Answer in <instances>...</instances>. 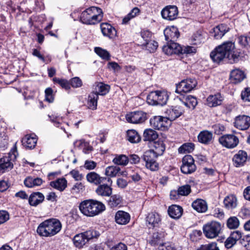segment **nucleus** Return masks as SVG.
Listing matches in <instances>:
<instances>
[{
  "instance_id": "nucleus-11",
  "label": "nucleus",
  "mask_w": 250,
  "mask_h": 250,
  "mask_svg": "<svg viewBox=\"0 0 250 250\" xmlns=\"http://www.w3.org/2000/svg\"><path fill=\"white\" fill-rule=\"evenodd\" d=\"M196 169V167L193 157L190 155H185L182 159V165L181 166L182 172L186 174H191Z\"/></svg>"
},
{
  "instance_id": "nucleus-55",
  "label": "nucleus",
  "mask_w": 250,
  "mask_h": 250,
  "mask_svg": "<svg viewBox=\"0 0 250 250\" xmlns=\"http://www.w3.org/2000/svg\"><path fill=\"white\" fill-rule=\"evenodd\" d=\"M238 42L245 47L250 46V37L247 36H241L238 37Z\"/></svg>"
},
{
  "instance_id": "nucleus-31",
  "label": "nucleus",
  "mask_w": 250,
  "mask_h": 250,
  "mask_svg": "<svg viewBox=\"0 0 250 250\" xmlns=\"http://www.w3.org/2000/svg\"><path fill=\"white\" fill-rule=\"evenodd\" d=\"M212 139V133L208 130L201 131L198 135V141L204 144L207 145L210 144Z\"/></svg>"
},
{
  "instance_id": "nucleus-14",
  "label": "nucleus",
  "mask_w": 250,
  "mask_h": 250,
  "mask_svg": "<svg viewBox=\"0 0 250 250\" xmlns=\"http://www.w3.org/2000/svg\"><path fill=\"white\" fill-rule=\"evenodd\" d=\"M151 125L156 129L164 130L170 125V122L167 118L163 116H155L150 120Z\"/></svg>"
},
{
  "instance_id": "nucleus-33",
  "label": "nucleus",
  "mask_w": 250,
  "mask_h": 250,
  "mask_svg": "<svg viewBox=\"0 0 250 250\" xmlns=\"http://www.w3.org/2000/svg\"><path fill=\"white\" fill-rule=\"evenodd\" d=\"M194 209L198 212H205L207 210L208 206L206 202L201 199H197L192 203Z\"/></svg>"
},
{
  "instance_id": "nucleus-54",
  "label": "nucleus",
  "mask_w": 250,
  "mask_h": 250,
  "mask_svg": "<svg viewBox=\"0 0 250 250\" xmlns=\"http://www.w3.org/2000/svg\"><path fill=\"white\" fill-rule=\"evenodd\" d=\"M80 145L81 146L83 151L84 153L88 154L93 149L92 146H91L88 143L85 142L84 140H81Z\"/></svg>"
},
{
  "instance_id": "nucleus-24",
  "label": "nucleus",
  "mask_w": 250,
  "mask_h": 250,
  "mask_svg": "<svg viewBox=\"0 0 250 250\" xmlns=\"http://www.w3.org/2000/svg\"><path fill=\"white\" fill-rule=\"evenodd\" d=\"M223 98L220 93L209 95L207 99V104L209 107H215L221 104Z\"/></svg>"
},
{
  "instance_id": "nucleus-16",
  "label": "nucleus",
  "mask_w": 250,
  "mask_h": 250,
  "mask_svg": "<svg viewBox=\"0 0 250 250\" xmlns=\"http://www.w3.org/2000/svg\"><path fill=\"white\" fill-rule=\"evenodd\" d=\"M234 126L240 130H246L250 126V117L247 115H239L235 117Z\"/></svg>"
},
{
  "instance_id": "nucleus-23",
  "label": "nucleus",
  "mask_w": 250,
  "mask_h": 250,
  "mask_svg": "<svg viewBox=\"0 0 250 250\" xmlns=\"http://www.w3.org/2000/svg\"><path fill=\"white\" fill-rule=\"evenodd\" d=\"M130 219L129 214L122 210L118 211L115 216L116 222L120 225H126L129 222Z\"/></svg>"
},
{
  "instance_id": "nucleus-26",
  "label": "nucleus",
  "mask_w": 250,
  "mask_h": 250,
  "mask_svg": "<svg viewBox=\"0 0 250 250\" xmlns=\"http://www.w3.org/2000/svg\"><path fill=\"white\" fill-rule=\"evenodd\" d=\"M86 178L88 182L96 185L101 184L104 180H106L105 177L100 176V175L95 172L88 173L86 176Z\"/></svg>"
},
{
  "instance_id": "nucleus-56",
  "label": "nucleus",
  "mask_w": 250,
  "mask_h": 250,
  "mask_svg": "<svg viewBox=\"0 0 250 250\" xmlns=\"http://www.w3.org/2000/svg\"><path fill=\"white\" fill-rule=\"evenodd\" d=\"M170 47L173 50V54H182V47L179 44L174 42H170Z\"/></svg>"
},
{
  "instance_id": "nucleus-38",
  "label": "nucleus",
  "mask_w": 250,
  "mask_h": 250,
  "mask_svg": "<svg viewBox=\"0 0 250 250\" xmlns=\"http://www.w3.org/2000/svg\"><path fill=\"white\" fill-rule=\"evenodd\" d=\"M179 99L185 106L189 108L193 109L197 104L196 98L191 95H188L185 97H184L183 99L180 98Z\"/></svg>"
},
{
  "instance_id": "nucleus-6",
  "label": "nucleus",
  "mask_w": 250,
  "mask_h": 250,
  "mask_svg": "<svg viewBox=\"0 0 250 250\" xmlns=\"http://www.w3.org/2000/svg\"><path fill=\"white\" fill-rule=\"evenodd\" d=\"M168 99L167 93L163 91H151L147 96V103L152 105H165Z\"/></svg>"
},
{
  "instance_id": "nucleus-34",
  "label": "nucleus",
  "mask_w": 250,
  "mask_h": 250,
  "mask_svg": "<svg viewBox=\"0 0 250 250\" xmlns=\"http://www.w3.org/2000/svg\"><path fill=\"white\" fill-rule=\"evenodd\" d=\"M224 204L228 209L235 208L237 205V200L236 196L232 194L227 196L224 200Z\"/></svg>"
},
{
  "instance_id": "nucleus-2",
  "label": "nucleus",
  "mask_w": 250,
  "mask_h": 250,
  "mask_svg": "<svg viewBox=\"0 0 250 250\" xmlns=\"http://www.w3.org/2000/svg\"><path fill=\"white\" fill-rule=\"evenodd\" d=\"M79 208L82 214L88 217L95 216L105 209V207L104 204L93 199L82 201L80 204Z\"/></svg>"
},
{
  "instance_id": "nucleus-41",
  "label": "nucleus",
  "mask_w": 250,
  "mask_h": 250,
  "mask_svg": "<svg viewBox=\"0 0 250 250\" xmlns=\"http://www.w3.org/2000/svg\"><path fill=\"white\" fill-rule=\"evenodd\" d=\"M120 170L121 169L119 167L109 166L105 169V174L111 177H115L117 175H123V172H121Z\"/></svg>"
},
{
  "instance_id": "nucleus-59",
  "label": "nucleus",
  "mask_w": 250,
  "mask_h": 250,
  "mask_svg": "<svg viewBox=\"0 0 250 250\" xmlns=\"http://www.w3.org/2000/svg\"><path fill=\"white\" fill-rule=\"evenodd\" d=\"M70 84L75 88L80 87L82 85V81L78 77H74L70 80Z\"/></svg>"
},
{
  "instance_id": "nucleus-30",
  "label": "nucleus",
  "mask_w": 250,
  "mask_h": 250,
  "mask_svg": "<svg viewBox=\"0 0 250 250\" xmlns=\"http://www.w3.org/2000/svg\"><path fill=\"white\" fill-rule=\"evenodd\" d=\"M44 197L43 195L39 192H34L32 193L28 199L29 204L32 206H37L39 204L42 202Z\"/></svg>"
},
{
  "instance_id": "nucleus-8",
  "label": "nucleus",
  "mask_w": 250,
  "mask_h": 250,
  "mask_svg": "<svg viewBox=\"0 0 250 250\" xmlns=\"http://www.w3.org/2000/svg\"><path fill=\"white\" fill-rule=\"evenodd\" d=\"M18 154L16 146L7 154L0 159V171L2 172L6 170L11 169L13 167V164L12 161H14Z\"/></svg>"
},
{
  "instance_id": "nucleus-51",
  "label": "nucleus",
  "mask_w": 250,
  "mask_h": 250,
  "mask_svg": "<svg viewBox=\"0 0 250 250\" xmlns=\"http://www.w3.org/2000/svg\"><path fill=\"white\" fill-rule=\"evenodd\" d=\"M196 250H220L216 242L201 245Z\"/></svg>"
},
{
  "instance_id": "nucleus-20",
  "label": "nucleus",
  "mask_w": 250,
  "mask_h": 250,
  "mask_svg": "<svg viewBox=\"0 0 250 250\" xmlns=\"http://www.w3.org/2000/svg\"><path fill=\"white\" fill-rule=\"evenodd\" d=\"M165 40L168 42H174L179 37L180 34L177 27L171 26L167 28L164 31Z\"/></svg>"
},
{
  "instance_id": "nucleus-18",
  "label": "nucleus",
  "mask_w": 250,
  "mask_h": 250,
  "mask_svg": "<svg viewBox=\"0 0 250 250\" xmlns=\"http://www.w3.org/2000/svg\"><path fill=\"white\" fill-rule=\"evenodd\" d=\"M103 35L109 39H113L116 36L117 31L115 28L107 22H103L100 24Z\"/></svg>"
},
{
  "instance_id": "nucleus-29",
  "label": "nucleus",
  "mask_w": 250,
  "mask_h": 250,
  "mask_svg": "<svg viewBox=\"0 0 250 250\" xmlns=\"http://www.w3.org/2000/svg\"><path fill=\"white\" fill-rule=\"evenodd\" d=\"M96 193L99 196L109 197L112 193V188L107 184H100L96 190Z\"/></svg>"
},
{
  "instance_id": "nucleus-15",
  "label": "nucleus",
  "mask_w": 250,
  "mask_h": 250,
  "mask_svg": "<svg viewBox=\"0 0 250 250\" xmlns=\"http://www.w3.org/2000/svg\"><path fill=\"white\" fill-rule=\"evenodd\" d=\"M178 10L175 5H168L165 7L161 11L162 17L169 21L176 19L178 16Z\"/></svg>"
},
{
  "instance_id": "nucleus-63",
  "label": "nucleus",
  "mask_w": 250,
  "mask_h": 250,
  "mask_svg": "<svg viewBox=\"0 0 250 250\" xmlns=\"http://www.w3.org/2000/svg\"><path fill=\"white\" fill-rule=\"evenodd\" d=\"M9 218L8 213L4 210L0 211V224L7 221Z\"/></svg>"
},
{
  "instance_id": "nucleus-42",
  "label": "nucleus",
  "mask_w": 250,
  "mask_h": 250,
  "mask_svg": "<svg viewBox=\"0 0 250 250\" xmlns=\"http://www.w3.org/2000/svg\"><path fill=\"white\" fill-rule=\"evenodd\" d=\"M150 150L153 151L154 153L157 154L158 156H161L165 150V145L163 141L155 142L153 143V148Z\"/></svg>"
},
{
  "instance_id": "nucleus-5",
  "label": "nucleus",
  "mask_w": 250,
  "mask_h": 250,
  "mask_svg": "<svg viewBox=\"0 0 250 250\" xmlns=\"http://www.w3.org/2000/svg\"><path fill=\"white\" fill-rule=\"evenodd\" d=\"M219 47L230 63H232L238 61L240 53L235 49L234 43L227 42L219 45Z\"/></svg>"
},
{
  "instance_id": "nucleus-48",
  "label": "nucleus",
  "mask_w": 250,
  "mask_h": 250,
  "mask_svg": "<svg viewBox=\"0 0 250 250\" xmlns=\"http://www.w3.org/2000/svg\"><path fill=\"white\" fill-rule=\"evenodd\" d=\"M194 149V145L193 143H186L179 148V152L181 153L191 152Z\"/></svg>"
},
{
  "instance_id": "nucleus-32",
  "label": "nucleus",
  "mask_w": 250,
  "mask_h": 250,
  "mask_svg": "<svg viewBox=\"0 0 250 250\" xmlns=\"http://www.w3.org/2000/svg\"><path fill=\"white\" fill-rule=\"evenodd\" d=\"M183 211V208L181 207L173 205L168 208V213L171 218L179 219L182 216Z\"/></svg>"
},
{
  "instance_id": "nucleus-40",
  "label": "nucleus",
  "mask_w": 250,
  "mask_h": 250,
  "mask_svg": "<svg viewBox=\"0 0 250 250\" xmlns=\"http://www.w3.org/2000/svg\"><path fill=\"white\" fill-rule=\"evenodd\" d=\"M99 97L97 93L92 92L88 97L87 106L89 108L95 110L97 108V101Z\"/></svg>"
},
{
  "instance_id": "nucleus-35",
  "label": "nucleus",
  "mask_w": 250,
  "mask_h": 250,
  "mask_svg": "<svg viewBox=\"0 0 250 250\" xmlns=\"http://www.w3.org/2000/svg\"><path fill=\"white\" fill-rule=\"evenodd\" d=\"M210 56L213 62L217 63L227 59L225 55L221 50L219 46L216 47L214 50L210 53Z\"/></svg>"
},
{
  "instance_id": "nucleus-43",
  "label": "nucleus",
  "mask_w": 250,
  "mask_h": 250,
  "mask_svg": "<svg viewBox=\"0 0 250 250\" xmlns=\"http://www.w3.org/2000/svg\"><path fill=\"white\" fill-rule=\"evenodd\" d=\"M127 140L131 143H136L140 142L141 137L135 130H129L127 132Z\"/></svg>"
},
{
  "instance_id": "nucleus-62",
  "label": "nucleus",
  "mask_w": 250,
  "mask_h": 250,
  "mask_svg": "<svg viewBox=\"0 0 250 250\" xmlns=\"http://www.w3.org/2000/svg\"><path fill=\"white\" fill-rule=\"evenodd\" d=\"M241 98L245 101L250 102V88H247L242 92Z\"/></svg>"
},
{
  "instance_id": "nucleus-64",
  "label": "nucleus",
  "mask_w": 250,
  "mask_h": 250,
  "mask_svg": "<svg viewBox=\"0 0 250 250\" xmlns=\"http://www.w3.org/2000/svg\"><path fill=\"white\" fill-rule=\"evenodd\" d=\"M109 250H127V247L124 243H119L110 248Z\"/></svg>"
},
{
  "instance_id": "nucleus-53",
  "label": "nucleus",
  "mask_w": 250,
  "mask_h": 250,
  "mask_svg": "<svg viewBox=\"0 0 250 250\" xmlns=\"http://www.w3.org/2000/svg\"><path fill=\"white\" fill-rule=\"evenodd\" d=\"M178 190L181 196H187L191 192V187L189 185H185L180 187Z\"/></svg>"
},
{
  "instance_id": "nucleus-4",
  "label": "nucleus",
  "mask_w": 250,
  "mask_h": 250,
  "mask_svg": "<svg viewBox=\"0 0 250 250\" xmlns=\"http://www.w3.org/2000/svg\"><path fill=\"white\" fill-rule=\"evenodd\" d=\"M100 235L98 231L90 229L82 233L77 234L73 239L74 245L78 248H82L90 239L97 238Z\"/></svg>"
},
{
  "instance_id": "nucleus-27",
  "label": "nucleus",
  "mask_w": 250,
  "mask_h": 250,
  "mask_svg": "<svg viewBox=\"0 0 250 250\" xmlns=\"http://www.w3.org/2000/svg\"><path fill=\"white\" fill-rule=\"evenodd\" d=\"M245 77L246 76L244 72L238 69L232 70L230 74V79L234 83H240Z\"/></svg>"
},
{
  "instance_id": "nucleus-50",
  "label": "nucleus",
  "mask_w": 250,
  "mask_h": 250,
  "mask_svg": "<svg viewBox=\"0 0 250 250\" xmlns=\"http://www.w3.org/2000/svg\"><path fill=\"white\" fill-rule=\"evenodd\" d=\"M142 45L145 46L150 52H153L158 46L157 42L152 40H149L146 42L143 43Z\"/></svg>"
},
{
  "instance_id": "nucleus-3",
  "label": "nucleus",
  "mask_w": 250,
  "mask_h": 250,
  "mask_svg": "<svg viewBox=\"0 0 250 250\" xmlns=\"http://www.w3.org/2000/svg\"><path fill=\"white\" fill-rule=\"evenodd\" d=\"M103 17L102 10L97 7L92 6L84 11L81 15V21L86 24L93 25L100 22Z\"/></svg>"
},
{
  "instance_id": "nucleus-12",
  "label": "nucleus",
  "mask_w": 250,
  "mask_h": 250,
  "mask_svg": "<svg viewBox=\"0 0 250 250\" xmlns=\"http://www.w3.org/2000/svg\"><path fill=\"white\" fill-rule=\"evenodd\" d=\"M126 121L132 124H141L145 122L148 118L146 113L142 111H134L126 114Z\"/></svg>"
},
{
  "instance_id": "nucleus-52",
  "label": "nucleus",
  "mask_w": 250,
  "mask_h": 250,
  "mask_svg": "<svg viewBox=\"0 0 250 250\" xmlns=\"http://www.w3.org/2000/svg\"><path fill=\"white\" fill-rule=\"evenodd\" d=\"M53 81L55 83L59 84L62 87L66 90H68L70 88V83H69L66 80L54 78L53 79Z\"/></svg>"
},
{
  "instance_id": "nucleus-28",
  "label": "nucleus",
  "mask_w": 250,
  "mask_h": 250,
  "mask_svg": "<svg viewBox=\"0 0 250 250\" xmlns=\"http://www.w3.org/2000/svg\"><path fill=\"white\" fill-rule=\"evenodd\" d=\"M37 141V139L35 135H26L23 138L22 143L26 148L31 149L35 147Z\"/></svg>"
},
{
  "instance_id": "nucleus-9",
  "label": "nucleus",
  "mask_w": 250,
  "mask_h": 250,
  "mask_svg": "<svg viewBox=\"0 0 250 250\" xmlns=\"http://www.w3.org/2000/svg\"><path fill=\"white\" fill-rule=\"evenodd\" d=\"M197 84L195 79H187L182 80L176 84L175 92L183 95V93L189 92L191 91Z\"/></svg>"
},
{
  "instance_id": "nucleus-46",
  "label": "nucleus",
  "mask_w": 250,
  "mask_h": 250,
  "mask_svg": "<svg viewBox=\"0 0 250 250\" xmlns=\"http://www.w3.org/2000/svg\"><path fill=\"white\" fill-rule=\"evenodd\" d=\"M205 41V34L197 32L193 36L192 42L195 45H200Z\"/></svg>"
},
{
  "instance_id": "nucleus-60",
  "label": "nucleus",
  "mask_w": 250,
  "mask_h": 250,
  "mask_svg": "<svg viewBox=\"0 0 250 250\" xmlns=\"http://www.w3.org/2000/svg\"><path fill=\"white\" fill-rule=\"evenodd\" d=\"M8 138L7 136L1 137L0 140V147L2 150H5L8 146Z\"/></svg>"
},
{
  "instance_id": "nucleus-25",
  "label": "nucleus",
  "mask_w": 250,
  "mask_h": 250,
  "mask_svg": "<svg viewBox=\"0 0 250 250\" xmlns=\"http://www.w3.org/2000/svg\"><path fill=\"white\" fill-rule=\"evenodd\" d=\"M166 234L165 231L162 229L153 233L150 241L151 245L153 246L162 245Z\"/></svg>"
},
{
  "instance_id": "nucleus-10",
  "label": "nucleus",
  "mask_w": 250,
  "mask_h": 250,
  "mask_svg": "<svg viewBox=\"0 0 250 250\" xmlns=\"http://www.w3.org/2000/svg\"><path fill=\"white\" fill-rule=\"evenodd\" d=\"M158 156L150 149L146 151L143 155V160L146 162V167L151 171H156L159 169V164L156 162Z\"/></svg>"
},
{
  "instance_id": "nucleus-61",
  "label": "nucleus",
  "mask_w": 250,
  "mask_h": 250,
  "mask_svg": "<svg viewBox=\"0 0 250 250\" xmlns=\"http://www.w3.org/2000/svg\"><path fill=\"white\" fill-rule=\"evenodd\" d=\"M97 166V163L93 161L86 160L84 163V167L88 170L94 169Z\"/></svg>"
},
{
  "instance_id": "nucleus-22",
  "label": "nucleus",
  "mask_w": 250,
  "mask_h": 250,
  "mask_svg": "<svg viewBox=\"0 0 250 250\" xmlns=\"http://www.w3.org/2000/svg\"><path fill=\"white\" fill-rule=\"evenodd\" d=\"M146 219L149 228L158 227L161 221L160 215L156 212H151L149 213Z\"/></svg>"
},
{
  "instance_id": "nucleus-21",
  "label": "nucleus",
  "mask_w": 250,
  "mask_h": 250,
  "mask_svg": "<svg viewBox=\"0 0 250 250\" xmlns=\"http://www.w3.org/2000/svg\"><path fill=\"white\" fill-rule=\"evenodd\" d=\"M229 29L226 24H221L213 28L210 33L215 39H220L229 31Z\"/></svg>"
},
{
  "instance_id": "nucleus-45",
  "label": "nucleus",
  "mask_w": 250,
  "mask_h": 250,
  "mask_svg": "<svg viewBox=\"0 0 250 250\" xmlns=\"http://www.w3.org/2000/svg\"><path fill=\"white\" fill-rule=\"evenodd\" d=\"M122 202L121 197L118 194H114L110 196L108 201V204L111 208H114L119 205Z\"/></svg>"
},
{
  "instance_id": "nucleus-36",
  "label": "nucleus",
  "mask_w": 250,
  "mask_h": 250,
  "mask_svg": "<svg viewBox=\"0 0 250 250\" xmlns=\"http://www.w3.org/2000/svg\"><path fill=\"white\" fill-rule=\"evenodd\" d=\"M67 180L64 178H59L50 183V186L60 191H63L67 187Z\"/></svg>"
},
{
  "instance_id": "nucleus-17",
  "label": "nucleus",
  "mask_w": 250,
  "mask_h": 250,
  "mask_svg": "<svg viewBox=\"0 0 250 250\" xmlns=\"http://www.w3.org/2000/svg\"><path fill=\"white\" fill-rule=\"evenodd\" d=\"M248 159L246 151L242 150H239L233 157V165L236 167H241L245 164Z\"/></svg>"
},
{
  "instance_id": "nucleus-39",
  "label": "nucleus",
  "mask_w": 250,
  "mask_h": 250,
  "mask_svg": "<svg viewBox=\"0 0 250 250\" xmlns=\"http://www.w3.org/2000/svg\"><path fill=\"white\" fill-rule=\"evenodd\" d=\"M158 138V134L155 130L152 129H146L143 134L144 141H153Z\"/></svg>"
},
{
  "instance_id": "nucleus-44",
  "label": "nucleus",
  "mask_w": 250,
  "mask_h": 250,
  "mask_svg": "<svg viewBox=\"0 0 250 250\" xmlns=\"http://www.w3.org/2000/svg\"><path fill=\"white\" fill-rule=\"evenodd\" d=\"M113 162L117 165L126 166L129 162V159L125 155L121 154L116 155Z\"/></svg>"
},
{
  "instance_id": "nucleus-13",
  "label": "nucleus",
  "mask_w": 250,
  "mask_h": 250,
  "mask_svg": "<svg viewBox=\"0 0 250 250\" xmlns=\"http://www.w3.org/2000/svg\"><path fill=\"white\" fill-rule=\"evenodd\" d=\"M219 142L224 147L233 148L238 145L239 141L233 134H226L219 138Z\"/></svg>"
},
{
  "instance_id": "nucleus-7",
  "label": "nucleus",
  "mask_w": 250,
  "mask_h": 250,
  "mask_svg": "<svg viewBox=\"0 0 250 250\" xmlns=\"http://www.w3.org/2000/svg\"><path fill=\"white\" fill-rule=\"evenodd\" d=\"M221 230V224L216 221L208 223L203 227V234L208 239L217 237L220 233Z\"/></svg>"
},
{
  "instance_id": "nucleus-1",
  "label": "nucleus",
  "mask_w": 250,
  "mask_h": 250,
  "mask_svg": "<svg viewBox=\"0 0 250 250\" xmlns=\"http://www.w3.org/2000/svg\"><path fill=\"white\" fill-rule=\"evenodd\" d=\"M61 222L57 219L46 220L38 226L37 232L42 236L51 237L58 233L62 229Z\"/></svg>"
},
{
  "instance_id": "nucleus-37",
  "label": "nucleus",
  "mask_w": 250,
  "mask_h": 250,
  "mask_svg": "<svg viewBox=\"0 0 250 250\" xmlns=\"http://www.w3.org/2000/svg\"><path fill=\"white\" fill-rule=\"evenodd\" d=\"M95 86V93H97L98 96L100 95L104 96L108 93L110 90V86L103 83H96L94 85Z\"/></svg>"
},
{
  "instance_id": "nucleus-19",
  "label": "nucleus",
  "mask_w": 250,
  "mask_h": 250,
  "mask_svg": "<svg viewBox=\"0 0 250 250\" xmlns=\"http://www.w3.org/2000/svg\"><path fill=\"white\" fill-rule=\"evenodd\" d=\"M183 112L184 110L180 106H172L166 110V114L167 115L166 117L171 124V121L177 119Z\"/></svg>"
},
{
  "instance_id": "nucleus-58",
  "label": "nucleus",
  "mask_w": 250,
  "mask_h": 250,
  "mask_svg": "<svg viewBox=\"0 0 250 250\" xmlns=\"http://www.w3.org/2000/svg\"><path fill=\"white\" fill-rule=\"evenodd\" d=\"M196 52V48L193 46H186L182 47V54H194Z\"/></svg>"
},
{
  "instance_id": "nucleus-49",
  "label": "nucleus",
  "mask_w": 250,
  "mask_h": 250,
  "mask_svg": "<svg viewBox=\"0 0 250 250\" xmlns=\"http://www.w3.org/2000/svg\"><path fill=\"white\" fill-rule=\"evenodd\" d=\"M239 221L235 216L230 217L227 220V225L230 229H236L239 226Z\"/></svg>"
},
{
  "instance_id": "nucleus-57",
  "label": "nucleus",
  "mask_w": 250,
  "mask_h": 250,
  "mask_svg": "<svg viewBox=\"0 0 250 250\" xmlns=\"http://www.w3.org/2000/svg\"><path fill=\"white\" fill-rule=\"evenodd\" d=\"M45 100L49 103H52L54 98L53 95V90L51 88H47L45 90Z\"/></svg>"
},
{
  "instance_id": "nucleus-47",
  "label": "nucleus",
  "mask_w": 250,
  "mask_h": 250,
  "mask_svg": "<svg viewBox=\"0 0 250 250\" xmlns=\"http://www.w3.org/2000/svg\"><path fill=\"white\" fill-rule=\"evenodd\" d=\"M94 51L95 53L103 59L105 60H109L110 59V54L106 50L99 47H96L94 48Z\"/></svg>"
}]
</instances>
